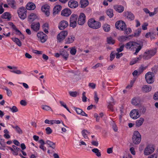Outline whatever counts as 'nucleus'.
<instances>
[{"instance_id": "nucleus-5", "label": "nucleus", "mask_w": 158, "mask_h": 158, "mask_svg": "<svg viewBox=\"0 0 158 158\" xmlns=\"http://www.w3.org/2000/svg\"><path fill=\"white\" fill-rule=\"evenodd\" d=\"M19 17L22 19H25L27 17V10L23 7H22L17 11Z\"/></svg>"}, {"instance_id": "nucleus-13", "label": "nucleus", "mask_w": 158, "mask_h": 158, "mask_svg": "<svg viewBox=\"0 0 158 158\" xmlns=\"http://www.w3.org/2000/svg\"><path fill=\"white\" fill-rule=\"evenodd\" d=\"M7 147L12 152V154L15 156L18 155V151L20 150V149L19 148L17 147L14 145L12 146V148H11L10 147Z\"/></svg>"}, {"instance_id": "nucleus-31", "label": "nucleus", "mask_w": 158, "mask_h": 158, "mask_svg": "<svg viewBox=\"0 0 158 158\" xmlns=\"http://www.w3.org/2000/svg\"><path fill=\"white\" fill-rule=\"evenodd\" d=\"M12 40L15 42L16 44L19 47H21L22 46V44L19 40L17 38L14 37L12 38Z\"/></svg>"}, {"instance_id": "nucleus-47", "label": "nucleus", "mask_w": 158, "mask_h": 158, "mask_svg": "<svg viewBox=\"0 0 158 158\" xmlns=\"http://www.w3.org/2000/svg\"><path fill=\"white\" fill-rule=\"evenodd\" d=\"M42 109L47 111L50 110L52 111V110L51 109V108L49 106L47 105H43L42 106Z\"/></svg>"}, {"instance_id": "nucleus-41", "label": "nucleus", "mask_w": 158, "mask_h": 158, "mask_svg": "<svg viewBox=\"0 0 158 158\" xmlns=\"http://www.w3.org/2000/svg\"><path fill=\"white\" fill-rule=\"evenodd\" d=\"M107 42L108 44H113L115 43V40L111 37L107 38Z\"/></svg>"}, {"instance_id": "nucleus-54", "label": "nucleus", "mask_w": 158, "mask_h": 158, "mask_svg": "<svg viewBox=\"0 0 158 158\" xmlns=\"http://www.w3.org/2000/svg\"><path fill=\"white\" fill-rule=\"evenodd\" d=\"M15 130L19 134H21L22 133V130L18 126H16Z\"/></svg>"}, {"instance_id": "nucleus-16", "label": "nucleus", "mask_w": 158, "mask_h": 158, "mask_svg": "<svg viewBox=\"0 0 158 158\" xmlns=\"http://www.w3.org/2000/svg\"><path fill=\"white\" fill-rule=\"evenodd\" d=\"M50 7L49 6L45 5L41 7V10L45 13L47 16H49L50 15L49 12Z\"/></svg>"}, {"instance_id": "nucleus-7", "label": "nucleus", "mask_w": 158, "mask_h": 158, "mask_svg": "<svg viewBox=\"0 0 158 158\" xmlns=\"http://www.w3.org/2000/svg\"><path fill=\"white\" fill-rule=\"evenodd\" d=\"M37 36L39 40L42 43H44L48 39L47 35L42 31L39 32L37 34Z\"/></svg>"}, {"instance_id": "nucleus-61", "label": "nucleus", "mask_w": 158, "mask_h": 158, "mask_svg": "<svg viewBox=\"0 0 158 158\" xmlns=\"http://www.w3.org/2000/svg\"><path fill=\"white\" fill-rule=\"evenodd\" d=\"M94 100L95 102L97 103L98 101L99 98L98 97L97 93L96 92H94Z\"/></svg>"}, {"instance_id": "nucleus-52", "label": "nucleus", "mask_w": 158, "mask_h": 158, "mask_svg": "<svg viewBox=\"0 0 158 158\" xmlns=\"http://www.w3.org/2000/svg\"><path fill=\"white\" fill-rule=\"evenodd\" d=\"M124 47L125 45L124 44L122 45L119 48L117 49V51L118 52H122L123 50V48Z\"/></svg>"}, {"instance_id": "nucleus-58", "label": "nucleus", "mask_w": 158, "mask_h": 158, "mask_svg": "<svg viewBox=\"0 0 158 158\" xmlns=\"http://www.w3.org/2000/svg\"><path fill=\"white\" fill-rule=\"evenodd\" d=\"M70 95L73 97H76L77 95V92H69Z\"/></svg>"}, {"instance_id": "nucleus-43", "label": "nucleus", "mask_w": 158, "mask_h": 158, "mask_svg": "<svg viewBox=\"0 0 158 158\" xmlns=\"http://www.w3.org/2000/svg\"><path fill=\"white\" fill-rule=\"evenodd\" d=\"M139 102V100L137 98H134L132 101V104L134 105H137Z\"/></svg>"}, {"instance_id": "nucleus-30", "label": "nucleus", "mask_w": 158, "mask_h": 158, "mask_svg": "<svg viewBox=\"0 0 158 158\" xmlns=\"http://www.w3.org/2000/svg\"><path fill=\"white\" fill-rule=\"evenodd\" d=\"M60 55L62 56L66 60H67L69 56V54L68 52L65 50L60 51Z\"/></svg>"}, {"instance_id": "nucleus-45", "label": "nucleus", "mask_w": 158, "mask_h": 158, "mask_svg": "<svg viewBox=\"0 0 158 158\" xmlns=\"http://www.w3.org/2000/svg\"><path fill=\"white\" fill-rule=\"evenodd\" d=\"M4 89L6 91V93L8 96L10 97L11 96L12 92L10 89L6 87H5Z\"/></svg>"}, {"instance_id": "nucleus-63", "label": "nucleus", "mask_w": 158, "mask_h": 158, "mask_svg": "<svg viewBox=\"0 0 158 158\" xmlns=\"http://www.w3.org/2000/svg\"><path fill=\"white\" fill-rule=\"evenodd\" d=\"M20 104L23 106H25L27 105V102L24 100H21L20 102Z\"/></svg>"}, {"instance_id": "nucleus-46", "label": "nucleus", "mask_w": 158, "mask_h": 158, "mask_svg": "<svg viewBox=\"0 0 158 158\" xmlns=\"http://www.w3.org/2000/svg\"><path fill=\"white\" fill-rule=\"evenodd\" d=\"M77 24V21H70V26L72 27L73 28H75L76 27Z\"/></svg>"}, {"instance_id": "nucleus-17", "label": "nucleus", "mask_w": 158, "mask_h": 158, "mask_svg": "<svg viewBox=\"0 0 158 158\" xmlns=\"http://www.w3.org/2000/svg\"><path fill=\"white\" fill-rule=\"evenodd\" d=\"M124 15L127 19L130 20H133L135 18V16L134 14L128 11H125L124 13Z\"/></svg>"}, {"instance_id": "nucleus-37", "label": "nucleus", "mask_w": 158, "mask_h": 158, "mask_svg": "<svg viewBox=\"0 0 158 158\" xmlns=\"http://www.w3.org/2000/svg\"><path fill=\"white\" fill-rule=\"evenodd\" d=\"M107 15L109 17L112 18L114 15L113 10L111 9H108L106 11Z\"/></svg>"}, {"instance_id": "nucleus-19", "label": "nucleus", "mask_w": 158, "mask_h": 158, "mask_svg": "<svg viewBox=\"0 0 158 158\" xmlns=\"http://www.w3.org/2000/svg\"><path fill=\"white\" fill-rule=\"evenodd\" d=\"M31 28L34 31H37L40 29V23L39 22L32 23L31 25Z\"/></svg>"}, {"instance_id": "nucleus-1", "label": "nucleus", "mask_w": 158, "mask_h": 158, "mask_svg": "<svg viewBox=\"0 0 158 158\" xmlns=\"http://www.w3.org/2000/svg\"><path fill=\"white\" fill-rule=\"evenodd\" d=\"M143 45L142 44L138 43L133 41H130L127 43L125 45V47L127 49L134 51V55H137L142 48Z\"/></svg>"}, {"instance_id": "nucleus-21", "label": "nucleus", "mask_w": 158, "mask_h": 158, "mask_svg": "<svg viewBox=\"0 0 158 158\" xmlns=\"http://www.w3.org/2000/svg\"><path fill=\"white\" fill-rule=\"evenodd\" d=\"M71 13V11L70 9L65 8L62 10L61 12V15L65 16H68L70 15Z\"/></svg>"}, {"instance_id": "nucleus-53", "label": "nucleus", "mask_w": 158, "mask_h": 158, "mask_svg": "<svg viewBox=\"0 0 158 158\" xmlns=\"http://www.w3.org/2000/svg\"><path fill=\"white\" fill-rule=\"evenodd\" d=\"M45 130L46 132V133L48 135L50 134L52 132V130L50 127H47Z\"/></svg>"}, {"instance_id": "nucleus-49", "label": "nucleus", "mask_w": 158, "mask_h": 158, "mask_svg": "<svg viewBox=\"0 0 158 158\" xmlns=\"http://www.w3.org/2000/svg\"><path fill=\"white\" fill-rule=\"evenodd\" d=\"M141 31V29L140 28H138L135 33V36H139Z\"/></svg>"}, {"instance_id": "nucleus-18", "label": "nucleus", "mask_w": 158, "mask_h": 158, "mask_svg": "<svg viewBox=\"0 0 158 158\" xmlns=\"http://www.w3.org/2000/svg\"><path fill=\"white\" fill-rule=\"evenodd\" d=\"M68 4L70 8H74L78 6V4L77 1L71 0L69 2Z\"/></svg>"}, {"instance_id": "nucleus-22", "label": "nucleus", "mask_w": 158, "mask_h": 158, "mask_svg": "<svg viewBox=\"0 0 158 158\" xmlns=\"http://www.w3.org/2000/svg\"><path fill=\"white\" fill-rule=\"evenodd\" d=\"M114 8L116 11L119 13H121L124 10V7L120 5H116L114 6Z\"/></svg>"}, {"instance_id": "nucleus-33", "label": "nucleus", "mask_w": 158, "mask_h": 158, "mask_svg": "<svg viewBox=\"0 0 158 158\" xmlns=\"http://www.w3.org/2000/svg\"><path fill=\"white\" fill-rule=\"evenodd\" d=\"M103 28L105 32H108L110 30V25L106 23L103 25Z\"/></svg>"}, {"instance_id": "nucleus-48", "label": "nucleus", "mask_w": 158, "mask_h": 158, "mask_svg": "<svg viewBox=\"0 0 158 158\" xmlns=\"http://www.w3.org/2000/svg\"><path fill=\"white\" fill-rule=\"evenodd\" d=\"M128 38V37L124 36H122L119 37L118 38V40L120 41L123 42L125 41Z\"/></svg>"}, {"instance_id": "nucleus-29", "label": "nucleus", "mask_w": 158, "mask_h": 158, "mask_svg": "<svg viewBox=\"0 0 158 158\" xmlns=\"http://www.w3.org/2000/svg\"><path fill=\"white\" fill-rule=\"evenodd\" d=\"M7 1L8 5L10 6L12 8L14 9L16 8L15 2L14 0H7Z\"/></svg>"}, {"instance_id": "nucleus-40", "label": "nucleus", "mask_w": 158, "mask_h": 158, "mask_svg": "<svg viewBox=\"0 0 158 158\" xmlns=\"http://www.w3.org/2000/svg\"><path fill=\"white\" fill-rule=\"evenodd\" d=\"M9 110L13 113H15L18 111V109L15 106H13L12 107H9Z\"/></svg>"}, {"instance_id": "nucleus-36", "label": "nucleus", "mask_w": 158, "mask_h": 158, "mask_svg": "<svg viewBox=\"0 0 158 158\" xmlns=\"http://www.w3.org/2000/svg\"><path fill=\"white\" fill-rule=\"evenodd\" d=\"M46 144L48 145L50 147L54 149L55 148V144L53 142L50 140H47L46 141Z\"/></svg>"}, {"instance_id": "nucleus-9", "label": "nucleus", "mask_w": 158, "mask_h": 158, "mask_svg": "<svg viewBox=\"0 0 158 158\" xmlns=\"http://www.w3.org/2000/svg\"><path fill=\"white\" fill-rule=\"evenodd\" d=\"M115 25L116 28L121 31H123L126 27L125 23L121 20L117 22Z\"/></svg>"}, {"instance_id": "nucleus-44", "label": "nucleus", "mask_w": 158, "mask_h": 158, "mask_svg": "<svg viewBox=\"0 0 158 158\" xmlns=\"http://www.w3.org/2000/svg\"><path fill=\"white\" fill-rule=\"evenodd\" d=\"M146 68L147 67H144L142 65H141L138 69L139 74H140L146 69Z\"/></svg>"}, {"instance_id": "nucleus-60", "label": "nucleus", "mask_w": 158, "mask_h": 158, "mask_svg": "<svg viewBox=\"0 0 158 158\" xmlns=\"http://www.w3.org/2000/svg\"><path fill=\"white\" fill-rule=\"evenodd\" d=\"M94 117L96 118V121L97 122H99L100 120V117L98 115L97 113H95L94 114Z\"/></svg>"}, {"instance_id": "nucleus-42", "label": "nucleus", "mask_w": 158, "mask_h": 158, "mask_svg": "<svg viewBox=\"0 0 158 158\" xmlns=\"http://www.w3.org/2000/svg\"><path fill=\"white\" fill-rule=\"evenodd\" d=\"M86 133H88V131L85 129L81 131V133L85 139H88V137L86 134Z\"/></svg>"}, {"instance_id": "nucleus-59", "label": "nucleus", "mask_w": 158, "mask_h": 158, "mask_svg": "<svg viewBox=\"0 0 158 158\" xmlns=\"http://www.w3.org/2000/svg\"><path fill=\"white\" fill-rule=\"evenodd\" d=\"M96 86V84L93 83H89V86L93 89L95 88Z\"/></svg>"}, {"instance_id": "nucleus-3", "label": "nucleus", "mask_w": 158, "mask_h": 158, "mask_svg": "<svg viewBox=\"0 0 158 158\" xmlns=\"http://www.w3.org/2000/svg\"><path fill=\"white\" fill-rule=\"evenodd\" d=\"M156 52V49L146 50L143 53V58L144 59H149L155 55Z\"/></svg>"}, {"instance_id": "nucleus-35", "label": "nucleus", "mask_w": 158, "mask_h": 158, "mask_svg": "<svg viewBox=\"0 0 158 158\" xmlns=\"http://www.w3.org/2000/svg\"><path fill=\"white\" fill-rule=\"evenodd\" d=\"M78 16L77 15L72 14L70 16V21H77Z\"/></svg>"}, {"instance_id": "nucleus-12", "label": "nucleus", "mask_w": 158, "mask_h": 158, "mask_svg": "<svg viewBox=\"0 0 158 158\" xmlns=\"http://www.w3.org/2000/svg\"><path fill=\"white\" fill-rule=\"evenodd\" d=\"M152 73L151 72H148L145 75V78L146 81L149 84H151L154 81Z\"/></svg>"}, {"instance_id": "nucleus-50", "label": "nucleus", "mask_w": 158, "mask_h": 158, "mask_svg": "<svg viewBox=\"0 0 158 158\" xmlns=\"http://www.w3.org/2000/svg\"><path fill=\"white\" fill-rule=\"evenodd\" d=\"M124 30V33L127 35L129 34L132 31L131 29L130 28H125Z\"/></svg>"}, {"instance_id": "nucleus-55", "label": "nucleus", "mask_w": 158, "mask_h": 158, "mask_svg": "<svg viewBox=\"0 0 158 158\" xmlns=\"http://www.w3.org/2000/svg\"><path fill=\"white\" fill-rule=\"evenodd\" d=\"M82 101L84 102H85L87 101V98L85 96V93L83 92L82 93Z\"/></svg>"}, {"instance_id": "nucleus-10", "label": "nucleus", "mask_w": 158, "mask_h": 158, "mask_svg": "<svg viewBox=\"0 0 158 158\" xmlns=\"http://www.w3.org/2000/svg\"><path fill=\"white\" fill-rule=\"evenodd\" d=\"M85 16L83 13H81L78 17V23L80 25H83L85 22Z\"/></svg>"}, {"instance_id": "nucleus-64", "label": "nucleus", "mask_w": 158, "mask_h": 158, "mask_svg": "<svg viewBox=\"0 0 158 158\" xmlns=\"http://www.w3.org/2000/svg\"><path fill=\"white\" fill-rule=\"evenodd\" d=\"M130 151L131 153L133 155L135 154V151L134 148L133 147H131L130 148Z\"/></svg>"}, {"instance_id": "nucleus-38", "label": "nucleus", "mask_w": 158, "mask_h": 158, "mask_svg": "<svg viewBox=\"0 0 158 158\" xmlns=\"http://www.w3.org/2000/svg\"><path fill=\"white\" fill-rule=\"evenodd\" d=\"M92 151L96 154L98 157H100L101 156V153L100 151L97 148H94L92 150Z\"/></svg>"}, {"instance_id": "nucleus-51", "label": "nucleus", "mask_w": 158, "mask_h": 158, "mask_svg": "<svg viewBox=\"0 0 158 158\" xmlns=\"http://www.w3.org/2000/svg\"><path fill=\"white\" fill-rule=\"evenodd\" d=\"M77 50L74 47L72 48L70 50V53L72 55H75L76 53Z\"/></svg>"}, {"instance_id": "nucleus-24", "label": "nucleus", "mask_w": 158, "mask_h": 158, "mask_svg": "<svg viewBox=\"0 0 158 158\" xmlns=\"http://www.w3.org/2000/svg\"><path fill=\"white\" fill-rule=\"evenodd\" d=\"M35 8V5L32 2H29L26 6L27 9L29 10H33Z\"/></svg>"}, {"instance_id": "nucleus-6", "label": "nucleus", "mask_w": 158, "mask_h": 158, "mask_svg": "<svg viewBox=\"0 0 158 158\" xmlns=\"http://www.w3.org/2000/svg\"><path fill=\"white\" fill-rule=\"evenodd\" d=\"M68 35V32L66 31H63L60 32L57 36L58 42H62L65 39Z\"/></svg>"}, {"instance_id": "nucleus-25", "label": "nucleus", "mask_w": 158, "mask_h": 158, "mask_svg": "<svg viewBox=\"0 0 158 158\" xmlns=\"http://www.w3.org/2000/svg\"><path fill=\"white\" fill-rule=\"evenodd\" d=\"M152 89V87L150 85H144L142 87V90L143 92L147 93L150 91Z\"/></svg>"}, {"instance_id": "nucleus-2", "label": "nucleus", "mask_w": 158, "mask_h": 158, "mask_svg": "<svg viewBox=\"0 0 158 158\" xmlns=\"http://www.w3.org/2000/svg\"><path fill=\"white\" fill-rule=\"evenodd\" d=\"M88 25L90 28L95 29L99 28L101 26V24L99 22L96 21L92 18L88 20Z\"/></svg>"}, {"instance_id": "nucleus-57", "label": "nucleus", "mask_w": 158, "mask_h": 158, "mask_svg": "<svg viewBox=\"0 0 158 158\" xmlns=\"http://www.w3.org/2000/svg\"><path fill=\"white\" fill-rule=\"evenodd\" d=\"M116 54L113 53V52H111L110 55V61H112L114 58Z\"/></svg>"}, {"instance_id": "nucleus-20", "label": "nucleus", "mask_w": 158, "mask_h": 158, "mask_svg": "<svg viewBox=\"0 0 158 158\" xmlns=\"http://www.w3.org/2000/svg\"><path fill=\"white\" fill-rule=\"evenodd\" d=\"M74 109L78 114H81L83 116L85 117L88 116V115L83 111L82 109L75 107H74Z\"/></svg>"}, {"instance_id": "nucleus-26", "label": "nucleus", "mask_w": 158, "mask_h": 158, "mask_svg": "<svg viewBox=\"0 0 158 158\" xmlns=\"http://www.w3.org/2000/svg\"><path fill=\"white\" fill-rule=\"evenodd\" d=\"M61 9V6L59 5L56 6L53 8V14H56L60 11Z\"/></svg>"}, {"instance_id": "nucleus-4", "label": "nucleus", "mask_w": 158, "mask_h": 158, "mask_svg": "<svg viewBox=\"0 0 158 158\" xmlns=\"http://www.w3.org/2000/svg\"><path fill=\"white\" fill-rule=\"evenodd\" d=\"M132 140L133 143L135 144H139L141 140V135L138 131H135L133 134Z\"/></svg>"}, {"instance_id": "nucleus-56", "label": "nucleus", "mask_w": 158, "mask_h": 158, "mask_svg": "<svg viewBox=\"0 0 158 158\" xmlns=\"http://www.w3.org/2000/svg\"><path fill=\"white\" fill-rule=\"evenodd\" d=\"M53 122H54V123L55 122V120L49 121V120L46 119L44 121V122L45 123L48 124H53Z\"/></svg>"}, {"instance_id": "nucleus-8", "label": "nucleus", "mask_w": 158, "mask_h": 158, "mask_svg": "<svg viewBox=\"0 0 158 158\" xmlns=\"http://www.w3.org/2000/svg\"><path fill=\"white\" fill-rule=\"evenodd\" d=\"M155 148L153 145H148L145 149L144 154L145 155H148L153 152Z\"/></svg>"}, {"instance_id": "nucleus-23", "label": "nucleus", "mask_w": 158, "mask_h": 158, "mask_svg": "<svg viewBox=\"0 0 158 158\" xmlns=\"http://www.w3.org/2000/svg\"><path fill=\"white\" fill-rule=\"evenodd\" d=\"M1 17L2 19H7V21H10L11 18V14L8 12L4 13Z\"/></svg>"}, {"instance_id": "nucleus-15", "label": "nucleus", "mask_w": 158, "mask_h": 158, "mask_svg": "<svg viewBox=\"0 0 158 158\" xmlns=\"http://www.w3.org/2000/svg\"><path fill=\"white\" fill-rule=\"evenodd\" d=\"M75 39V36L74 35H69L65 40V44H70L73 43Z\"/></svg>"}, {"instance_id": "nucleus-34", "label": "nucleus", "mask_w": 158, "mask_h": 158, "mask_svg": "<svg viewBox=\"0 0 158 158\" xmlns=\"http://www.w3.org/2000/svg\"><path fill=\"white\" fill-rule=\"evenodd\" d=\"M44 31L46 34L48 33V24L47 23H44L42 26Z\"/></svg>"}, {"instance_id": "nucleus-27", "label": "nucleus", "mask_w": 158, "mask_h": 158, "mask_svg": "<svg viewBox=\"0 0 158 158\" xmlns=\"http://www.w3.org/2000/svg\"><path fill=\"white\" fill-rule=\"evenodd\" d=\"M37 18V16L34 13H31L28 17V20L29 22H31Z\"/></svg>"}, {"instance_id": "nucleus-28", "label": "nucleus", "mask_w": 158, "mask_h": 158, "mask_svg": "<svg viewBox=\"0 0 158 158\" xmlns=\"http://www.w3.org/2000/svg\"><path fill=\"white\" fill-rule=\"evenodd\" d=\"M144 120V119L142 118H140L139 119L136 120L135 123L136 127H139L142 124Z\"/></svg>"}, {"instance_id": "nucleus-62", "label": "nucleus", "mask_w": 158, "mask_h": 158, "mask_svg": "<svg viewBox=\"0 0 158 158\" xmlns=\"http://www.w3.org/2000/svg\"><path fill=\"white\" fill-rule=\"evenodd\" d=\"M148 26V24L146 23H144L142 26V29L143 30H145L147 29V27Z\"/></svg>"}, {"instance_id": "nucleus-32", "label": "nucleus", "mask_w": 158, "mask_h": 158, "mask_svg": "<svg viewBox=\"0 0 158 158\" xmlns=\"http://www.w3.org/2000/svg\"><path fill=\"white\" fill-rule=\"evenodd\" d=\"M80 4L81 7L84 8L88 6L89 4V2L87 0H81Z\"/></svg>"}, {"instance_id": "nucleus-39", "label": "nucleus", "mask_w": 158, "mask_h": 158, "mask_svg": "<svg viewBox=\"0 0 158 158\" xmlns=\"http://www.w3.org/2000/svg\"><path fill=\"white\" fill-rule=\"evenodd\" d=\"M5 134L4 135V137L6 139H9L10 138V136L9 135V132L7 129H5L4 131Z\"/></svg>"}, {"instance_id": "nucleus-14", "label": "nucleus", "mask_w": 158, "mask_h": 158, "mask_svg": "<svg viewBox=\"0 0 158 158\" xmlns=\"http://www.w3.org/2000/svg\"><path fill=\"white\" fill-rule=\"evenodd\" d=\"M68 23L67 21L64 20H62L59 24L58 28L60 30H64L68 26Z\"/></svg>"}, {"instance_id": "nucleus-11", "label": "nucleus", "mask_w": 158, "mask_h": 158, "mask_svg": "<svg viewBox=\"0 0 158 158\" xmlns=\"http://www.w3.org/2000/svg\"><path fill=\"white\" fill-rule=\"evenodd\" d=\"M130 117L133 119H136L140 116L138 110L134 109L131 111L130 114Z\"/></svg>"}]
</instances>
